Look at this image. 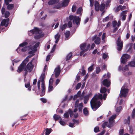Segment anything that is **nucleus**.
Segmentation results:
<instances>
[{
  "mask_svg": "<svg viewBox=\"0 0 135 135\" xmlns=\"http://www.w3.org/2000/svg\"><path fill=\"white\" fill-rule=\"evenodd\" d=\"M60 37V35L59 33L55 35V38L56 40L55 42L56 44L58 42Z\"/></svg>",
  "mask_w": 135,
  "mask_h": 135,
  "instance_id": "23",
  "label": "nucleus"
},
{
  "mask_svg": "<svg viewBox=\"0 0 135 135\" xmlns=\"http://www.w3.org/2000/svg\"><path fill=\"white\" fill-rule=\"evenodd\" d=\"M40 100L44 103H45L47 102L46 100L44 98H42L40 99Z\"/></svg>",
  "mask_w": 135,
  "mask_h": 135,
  "instance_id": "59",
  "label": "nucleus"
},
{
  "mask_svg": "<svg viewBox=\"0 0 135 135\" xmlns=\"http://www.w3.org/2000/svg\"><path fill=\"white\" fill-rule=\"evenodd\" d=\"M68 112L69 113V115H70V117H71L73 115V112L70 109H69Z\"/></svg>",
  "mask_w": 135,
  "mask_h": 135,
  "instance_id": "58",
  "label": "nucleus"
},
{
  "mask_svg": "<svg viewBox=\"0 0 135 135\" xmlns=\"http://www.w3.org/2000/svg\"><path fill=\"white\" fill-rule=\"evenodd\" d=\"M123 66H121V65H120L119 66L118 68V70L119 71H123V69L122 68Z\"/></svg>",
  "mask_w": 135,
  "mask_h": 135,
  "instance_id": "61",
  "label": "nucleus"
},
{
  "mask_svg": "<svg viewBox=\"0 0 135 135\" xmlns=\"http://www.w3.org/2000/svg\"><path fill=\"white\" fill-rule=\"evenodd\" d=\"M130 58V56L127 54H124L121 57V59H128Z\"/></svg>",
  "mask_w": 135,
  "mask_h": 135,
  "instance_id": "25",
  "label": "nucleus"
},
{
  "mask_svg": "<svg viewBox=\"0 0 135 135\" xmlns=\"http://www.w3.org/2000/svg\"><path fill=\"white\" fill-rule=\"evenodd\" d=\"M35 52L33 51L32 50H30L28 52L29 55L25 59H29L31 58V57L33 56L34 55V53Z\"/></svg>",
  "mask_w": 135,
  "mask_h": 135,
  "instance_id": "18",
  "label": "nucleus"
},
{
  "mask_svg": "<svg viewBox=\"0 0 135 135\" xmlns=\"http://www.w3.org/2000/svg\"><path fill=\"white\" fill-rule=\"evenodd\" d=\"M59 122L60 124L62 126H64L66 124V122L62 119L60 120L59 121Z\"/></svg>",
  "mask_w": 135,
  "mask_h": 135,
  "instance_id": "39",
  "label": "nucleus"
},
{
  "mask_svg": "<svg viewBox=\"0 0 135 135\" xmlns=\"http://www.w3.org/2000/svg\"><path fill=\"white\" fill-rule=\"evenodd\" d=\"M75 108H78L79 111H82L83 107V104L82 102L80 101V99L77 100L75 103Z\"/></svg>",
  "mask_w": 135,
  "mask_h": 135,
  "instance_id": "8",
  "label": "nucleus"
},
{
  "mask_svg": "<svg viewBox=\"0 0 135 135\" xmlns=\"http://www.w3.org/2000/svg\"><path fill=\"white\" fill-rule=\"evenodd\" d=\"M100 68L99 67H97L96 68V73L98 74L99 73L100 71Z\"/></svg>",
  "mask_w": 135,
  "mask_h": 135,
  "instance_id": "50",
  "label": "nucleus"
},
{
  "mask_svg": "<svg viewBox=\"0 0 135 135\" xmlns=\"http://www.w3.org/2000/svg\"><path fill=\"white\" fill-rule=\"evenodd\" d=\"M81 94V92L80 91H78L76 94L75 95L73 98V99L74 100H75L78 97L80 98V95Z\"/></svg>",
  "mask_w": 135,
  "mask_h": 135,
  "instance_id": "27",
  "label": "nucleus"
},
{
  "mask_svg": "<svg viewBox=\"0 0 135 135\" xmlns=\"http://www.w3.org/2000/svg\"><path fill=\"white\" fill-rule=\"evenodd\" d=\"M25 86L26 88H28V90L30 91L31 90V87L30 85V82L29 81H28L27 83H26L25 82Z\"/></svg>",
  "mask_w": 135,
  "mask_h": 135,
  "instance_id": "20",
  "label": "nucleus"
},
{
  "mask_svg": "<svg viewBox=\"0 0 135 135\" xmlns=\"http://www.w3.org/2000/svg\"><path fill=\"white\" fill-rule=\"evenodd\" d=\"M107 96V94L104 93L103 97L102 94L99 93L95 95L92 98L90 102V104L91 108L94 111H95L100 106V100H102L103 98L104 100H105Z\"/></svg>",
  "mask_w": 135,
  "mask_h": 135,
  "instance_id": "1",
  "label": "nucleus"
},
{
  "mask_svg": "<svg viewBox=\"0 0 135 135\" xmlns=\"http://www.w3.org/2000/svg\"><path fill=\"white\" fill-rule=\"evenodd\" d=\"M31 45L28 46L24 47L22 49L21 51L22 52H25L27 50H31L30 49L31 48Z\"/></svg>",
  "mask_w": 135,
  "mask_h": 135,
  "instance_id": "24",
  "label": "nucleus"
},
{
  "mask_svg": "<svg viewBox=\"0 0 135 135\" xmlns=\"http://www.w3.org/2000/svg\"><path fill=\"white\" fill-rule=\"evenodd\" d=\"M30 32L33 34H36L35 38L36 39H39L44 36V34L42 33V30L36 27H35L34 29L31 30Z\"/></svg>",
  "mask_w": 135,
  "mask_h": 135,
  "instance_id": "4",
  "label": "nucleus"
},
{
  "mask_svg": "<svg viewBox=\"0 0 135 135\" xmlns=\"http://www.w3.org/2000/svg\"><path fill=\"white\" fill-rule=\"evenodd\" d=\"M108 122H105L103 124L102 126L103 128H105L106 126L108 125Z\"/></svg>",
  "mask_w": 135,
  "mask_h": 135,
  "instance_id": "44",
  "label": "nucleus"
},
{
  "mask_svg": "<svg viewBox=\"0 0 135 135\" xmlns=\"http://www.w3.org/2000/svg\"><path fill=\"white\" fill-rule=\"evenodd\" d=\"M103 57L104 59L106 58H108V55L106 53H104L103 54Z\"/></svg>",
  "mask_w": 135,
  "mask_h": 135,
  "instance_id": "51",
  "label": "nucleus"
},
{
  "mask_svg": "<svg viewBox=\"0 0 135 135\" xmlns=\"http://www.w3.org/2000/svg\"><path fill=\"white\" fill-rule=\"evenodd\" d=\"M69 19L70 20H73V22L74 23H75L78 25L79 24L80 19L78 17H77L76 16H73L70 15L69 17Z\"/></svg>",
  "mask_w": 135,
  "mask_h": 135,
  "instance_id": "9",
  "label": "nucleus"
},
{
  "mask_svg": "<svg viewBox=\"0 0 135 135\" xmlns=\"http://www.w3.org/2000/svg\"><path fill=\"white\" fill-rule=\"evenodd\" d=\"M45 76V73H44L43 72L41 75L40 78L38 79L37 83L38 89L39 90L40 89V83L41 82V87L42 89L41 95L42 96L45 95V82L44 81Z\"/></svg>",
  "mask_w": 135,
  "mask_h": 135,
  "instance_id": "3",
  "label": "nucleus"
},
{
  "mask_svg": "<svg viewBox=\"0 0 135 135\" xmlns=\"http://www.w3.org/2000/svg\"><path fill=\"white\" fill-rule=\"evenodd\" d=\"M135 116V108H134L132 111L131 115V117L132 118H134Z\"/></svg>",
  "mask_w": 135,
  "mask_h": 135,
  "instance_id": "40",
  "label": "nucleus"
},
{
  "mask_svg": "<svg viewBox=\"0 0 135 135\" xmlns=\"http://www.w3.org/2000/svg\"><path fill=\"white\" fill-rule=\"evenodd\" d=\"M102 83L103 85L106 87H108L110 84V82L109 79H104L102 81Z\"/></svg>",
  "mask_w": 135,
  "mask_h": 135,
  "instance_id": "13",
  "label": "nucleus"
},
{
  "mask_svg": "<svg viewBox=\"0 0 135 135\" xmlns=\"http://www.w3.org/2000/svg\"><path fill=\"white\" fill-rule=\"evenodd\" d=\"M128 65L131 67H135V61H132L130 62L128 64Z\"/></svg>",
  "mask_w": 135,
  "mask_h": 135,
  "instance_id": "32",
  "label": "nucleus"
},
{
  "mask_svg": "<svg viewBox=\"0 0 135 135\" xmlns=\"http://www.w3.org/2000/svg\"><path fill=\"white\" fill-rule=\"evenodd\" d=\"M94 131L96 133L98 132L99 131V127H95L94 129Z\"/></svg>",
  "mask_w": 135,
  "mask_h": 135,
  "instance_id": "46",
  "label": "nucleus"
},
{
  "mask_svg": "<svg viewBox=\"0 0 135 135\" xmlns=\"http://www.w3.org/2000/svg\"><path fill=\"white\" fill-rule=\"evenodd\" d=\"M9 22V18L6 19H4L1 22L0 26H4L5 27H7L8 26Z\"/></svg>",
  "mask_w": 135,
  "mask_h": 135,
  "instance_id": "11",
  "label": "nucleus"
},
{
  "mask_svg": "<svg viewBox=\"0 0 135 135\" xmlns=\"http://www.w3.org/2000/svg\"><path fill=\"white\" fill-rule=\"evenodd\" d=\"M50 1L48 2V4L49 5L53 4L55 3L56 0H50Z\"/></svg>",
  "mask_w": 135,
  "mask_h": 135,
  "instance_id": "41",
  "label": "nucleus"
},
{
  "mask_svg": "<svg viewBox=\"0 0 135 135\" xmlns=\"http://www.w3.org/2000/svg\"><path fill=\"white\" fill-rule=\"evenodd\" d=\"M67 26V25L66 24H64L63 25H61L60 27V29L63 31L65 29Z\"/></svg>",
  "mask_w": 135,
  "mask_h": 135,
  "instance_id": "38",
  "label": "nucleus"
},
{
  "mask_svg": "<svg viewBox=\"0 0 135 135\" xmlns=\"http://www.w3.org/2000/svg\"><path fill=\"white\" fill-rule=\"evenodd\" d=\"M53 90V87L52 85H49L48 92H50Z\"/></svg>",
  "mask_w": 135,
  "mask_h": 135,
  "instance_id": "36",
  "label": "nucleus"
},
{
  "mask_svg": "<svg viewBox=\"0 0 135 135\" xmlns=\"http://www.w3.org/2000/svg\"><path fill=\"white\" fill-rule=\"evenodd\" d=\"M104 1L102 0L101 3L100 4L99 9L101 11H103L105 8V4L104 3Z\"/></svg>",
  "mask_w": 135,
  "mask_h": 135,
  "instance_id": "21",
  "label": "nucleus"
},
{
  "mask_svg": "<svg viewBox=\"0 0 135 135\" xmlns=\"http://www.w3.org/2000/svg\"><path fill=\"white\" fill-rule=\"evenodd\" d=\"M92 94L91 93L89 94L86 96L84 97V104H86L87 103V102L89 98L90 97H91Z\"/></svg>",
  "mask_w": 135,
  "mask_h": 135,
  "instance_id": "17",
  "label": "nucleus"
},
{
  "mask_svg": "<svg viewBox=\"0 0 135 135\" xmlns=\"http://www.w3.org/2000/svg\"><path fill=\"white\" fill-rule=\"evenodd\" d=\"M117 117V115L115 114L112 115L109 118V123L107 125V127L109 128H110L113 126L114 124V120Z\"/></svg>",
  "mask_w": 135,
  "mask_h": 135,
  "instance_id": "7",
  "label": "nucleus"
},
{
  "mask_svg": "<svg viewBox=\"0 0 135 135\" xmlns=\"http://www.w3.org/2000/svg\"><path fill=\"white\" fill-rule=\"evenodd\" d=\"M72 54L71 53L69 54L66 57V59H70L72 58Z\"/></svg>",
  "mask_w": 135,
  "mask_h": 135,
  "instance_id": "35",
  "label": "nucleus"
},
{
  "mask_svg": "<svg viewBox=\"0 0 135 135\" xmlns=\"http://www.w3.org/2000/svg\"><path fill=\"white\" fill-rule=\"evenodd\" d=\"M69 1L70 0H62L60 4L61 6L62 7H65L67 6Z\"/></svg>",
  "mask_w": 135,
  "mask_h": 135,
  "instance_id": "14",
  "label": "nucleus"
},
{
  "mask_svg": "<svg viewBox=\"0 0 135 135\" xmlns=\"http://www.w3.org/2000/svg\"><path fill=\"white\" fill-rule=\"evenodd\" d=\"M84 114L85 116H87L88 115V111L86 108H85L83 110Z\"/></svg>",
  "mask_w": 135,
  "mask_h": 135,
  "instance_id": "31",
  "label": "nucleus"
},
{
  "mask_svg": "<svg viewBox=\"0 0 135 135\" xmlns=\"http://www.w3.org/2000/svg\"><path fill=\"white\" fill-rule=\"evenodd\" d=\"M81 85V83H78L76 86V89L77 90L79 89Z\"/></svg>",
  "mask_w": 135,
  "mask_h": 135,
  "instance_id": "53",
  "label": "nucleus"
},
{
  "mask_svg": "<svg viewBox=\"0 0 135 135\" xmlns=\"http://www.w3.org/2000/svg\"><path fill=\"white\" fill-rule=\"evenodd\" d=\"M64 116L65 118H67L69 117V114L68 112H66L64 114Z\"/></svg>",
  "mask_w": 135,
  "mask_h": 135,
  "instance_id": "42",
  "label": "nucleus"
},
{
  "mask_svg": "<svg viewBox=\"0 0 135 135\" xmlns=\"http://www.w3.org/2000/svg\"><path fill=\"white\" fill-rule=\"evenodd\" d=\"M132 72L131 71L128 72V73H126L125 72H124V74L126 76L131 75H132Z\"/></svg>",
  "mask_w": 135,
  "mask_h": 135,
  "instance_id": "48",
  "label": "nucleus"
},
{
  "mask_svg": "<svg viewBox=\"0 0 135 135\" xmlns=\"http://www.w3.org/2000/svg\"><path fill=\"white\" fill-rule=\"evenodd\" d=\"M14 7L13 4H9L7 6V9L8 10L12 9Z\"/></svg>",
  "mask_w": 135,
  "mask_h": 135,
  "instance_id": "34",
  "label": "nucleus"
},
{
  "mask_svg": "<svg viewBox=\"0 0 135 135\" xmlns=\"http://www.w3.org/2000/svg\"><path fill=\"white\" fill-rule=\"evenodd\" d=\"M69 126L70 127H74L75 126L74 125V123H69Z\"/></svg>",
  "mask_w": 135,
  "mask_h": 135,
  "instance_id": "62",
  "label": "nucleus"
},
{
  "mask_svg": "<svg viewBox=\"0 0 135 135\" xmlns=\"http://www.w3.org/2000/svg\"><path fill=\"white\" fill-rule=\"evenodd\" d=\"M53 118L55 120H57L58 119H60L61 120V118L60 116L56 115V114H54L53 116Z\"/></svg>",
  "mask_w": 135,
  "mask_h": 135,
  "instance_id": "29",
  "label": "nucleus"
},
{
  "mask_svg": "<svg viewBox=\"0 0 135 135\" xmlns=\"http://www.w3.org/2000/svg\"><path fill=\"white\" fill-rule=\"evenodd\" d=\"M46 132L45 134L46 135H49L50 134L51 132L52 131V129L50 128H47L45 129Z\"/></svg>",
  "mask_w": 135,
  "mask_h": 135,
  "instance_id": "26",
  "label": "nucleus"
},
{
  "mask_svg": "<svg viewBox=\"0 0 135 135\" xmlns=\"http://www.w3.org/2000/svg\"><path fill=\"white\" fill-rule=\"evenodd\" d=\"M85 95V93L84 91H83L81 93V94H80V99H82L84 95Z\"/></svg>",
  "mask_w": 135,
  "mask_h": 135,
  "instance_id": "52",
  "label": "nucleus"
},
{
  "mask_svg": "<svg viewBox=\"0 0 135 135\" xmlns=\"http://www.w3.org/2000/svg\"><path fill=\"white\" fill-rule=\"evenodd\" d=\"M124 132L123 129H122L119 132V135H123Z\"/></svg>",
  "mask_w": 135,
  "mask_h": 135,
  "instance_id": "63",
  "label": "nucleus"
},
{
  "mask_svg": "<svg viewBox=\"0 0 135 135\" xmlns=\"http://www.w3.org/2000/svg\"><path fill=\"white\" fill-rule=\"evenodd\" d=\"M90 47V45L86 43H84L81 45L80 48L82 51L80 52V55L82 56L85 52L88 50Z\"/></svg>",
  "mask_w": 135,
  "mask_h": 135,
  "instance_id": "5",
  "label": "nucleus"
},
{
  "mask_svg": "<svg viewBox=\"0 0 135 135\" xmlns=\"http://www.w3.org/2000/svg\"><path fill=\"white\" fill-rule=\"evenodd\" d=\"M128 89L127 88L126 86L124 85L121 88L120 93V98L126 97L127 95L128 92Z\"/></svg>",
  "mask_w": 135,
  "mask_h": 135,
  "instance_id": "6",
  "label": "nucleus"
},
{
  "mask_svg": "<svg viewBox=\"0 0 135 135\" xmlns=\"http://www.w3.org/2000/svg\"><path fill=\"white\" fill-rule=\"evenodd\" d=\"M122 108L121 106L117 107L116 110V112H119L121 110Z\"/></svg>",
  "mask_w": 135,
  "mask_h": 135,
  "instance_id": "45",
  "label": "nucleus"
},
{
  "mask_svg": "<svg viewBox=\"0 0 135 135\" xmlns=\"http://www.w3.org/2000/svg\"><path fill=\"white\" fill-rule=\"evenodd\" d=\"M106 88L105 87H102L100 90V92L102 93H104L107 91Z\"/></svg>",
  "mask_w": 135,
  "mask_h": 135,
  "instance_id": "33",
  "label": "nucleus"
},
{
  "mask_svg": "<svg viewBox=\"0 0 135 135\" xmlns=\"http://www.w3.org/2000/svg\"><path fill=\"white\" fill-rule=\"evenodd\" d=\"M94 64H92L90 67L88 68V71L89 72H91L94 69L93 68Z\"/></svg>",
  "mask_w": 135,
  "mask_h": 135,
  "instance_id": "37",
  "label": "nucleus"
},
{
  "mask_svg": "<svg viewBox=\"0 0 135 135\" xmlns=\"http://www.w3.org/2000/svg\"><path fill=\"white\" fill-rule=\"evenodd\" d=\"M28 60H24L22 64L18 67L17 70L18 73L22 71L23 70L26 72H30L32 70L33 67V65L32 63V61L27 64L26 66V63L27 62Z\"/></svg>",
  "mask_w": 135,
  "mask_h": 135,
  "instance_id": "2",
  "label": "nucleus"
},
{
  "mask_svg": "<svg viewBox=\"0 0 135 135\" xmlns=\"http://www.w3.org/2000/svg\"><path fill=\"white\" fill-rule=\"evenodd\" d=\"M70 32L69 31H66L65 34V39L68 40L69 37L70 35Z\"/></svg>",
  "mask_w": 135,
  "mask_h": 135,
  "instance_id": "30",
  "label": "nucleus"
},
{
  "mask_svg": "<svg viewBox=\"0 0 135 135\" xmlns=\"http://www.w3.org/2000/svg\"><path fill=\"white\" fill-rule=\"evenodd\" d=\"M9 15V12L8 11H6L5 12V16L6 18L8 17Z\"/></svg>",
  "mask_w": 135,
  "mask_h": 135,
  "instance_id": "57",
  "label": "nucleus"
},
{
  "mask_svg": "<svg viewBox=\"0 0 135 135\" xmlns=\"http://www.w3.org/2000/svg\"><path fill=\"white\" fill-rule=\"evenodd\" d=\"M60 66L59 65H58L56 68L54 70L55 73V76L56 78L59 75L60 72Z\"/></svg>",
  "mask_w": 135,
  "mask_h": 135,
  "instance_id": "12",
  "label": "nucleus"
},
{
  "mask_svg": "<svg viewBox=\"0 0 135 135\" xmlns=\"http://www.w3.org/2000/svg\"><path fill=\"white\" fill-rule=\"evenodd\" d=\"M128 65H126L123 69V72H124V71H127L128 70Z\"/></svg>",
  "mask_w": 135,
  "mask_h": 135,
  "instance_id": "47",
  "label": "nucleus"
},
{
  "mask_svg": "<svg viewBox=\"0 0 135 135\" xmlns=\"http://www.w3.org/2000/svg\"><path fill=\"white\" fill-rule=\"evenodd\" d=\"M95 8L96 11H98L100 9V6L99 3L97 1L95 2Z\"/></svg>",
  "mask_w": 135,
  "mask_h": 135,
  "instance_id": "22",
  "label": "nucleus"
},
{
  "mask_svg": "<svg viewBox=\"0 0 135 135\" xmlns=\"http://www.w3.org/2000/svg\"><path fill=\"white\" fill-rule=\"evenodd\" d=\"M130 117L129 116H128V117L127 119V120H126V123L128 124H129L130 122Z\"/></svg>",
  "mask_w": 135,
  "mask_h": 135,
  "instance_id": "56",
  "label": "nucleus"
},
{
  "mask_svg": "<svg viewBox=\"0 0 135 135\" xmlns=\"http://www.w3.org/2000/svg\"><path fill=\"white\" fill-rule=\"evenodd\" d=\"M93 40H95L94 42L96 44H100V38L99 37H97L96 36H95L93 38Z\"/></svg>",
  "mask_w": 135,
  "mask_h": 135,
  "instance_id": "16",
  "label": "nucleus"
},
{
  "mask_svg": "<svg viewBox=\"0 0 135 135\" xmlns=\"http://www.w3.org/2000/svg\"><path fill=\"white\" fill-rule=\"evenodd\" d=\"M117 49L120 51L122 49L123 45V42L120 40V37H119L117 40Z\"/></svg>",
  "mask_w": 135,
  "mask_h": 135,
  "instance_id": "10",
  "label": "nucleus"
},
{
  "mask_svg": "<svg viewBox=\"0 0 135 135\" xmlns=\"http://www.w3.org/2000/svg\"><path fill=\"white\" fill-rule=\"evenodd\" d=\"M82 10V8L81 7H79L77 10L76 12V14H80L81 13V12Z\"/></svg>",
  "mask_w": 135,
  "mask_h": 135,
  "instance_id": "43",
  "label": "nucleus"
},
{
  "mask_svg": "<svg viewBox=\"0 0 135 135\" xmlns=\"http://www.w3.org/2000/svg\"><path fill=\"white\" fill-rule=\"evenodd\" d=\"M12 0H4L5 3L6 5H8L9 3V2H11Z\"/></svg>",
  "mask_w": 135,
  "mask_h": 135,
  "instance_id": "60",
  "label": "nucleus"
},
{
  "mask_svg": "<svg viewBox=\"0 0 135 135\" xmlns=\"http://www.w3.org/2000/svg\"><path fill=\"white\" fill-rule=\"evenodd\" d=\"M113 26V27H115L117 25V22L115 21H114L112 22Z\"/></svg>",
  "mask_w": 135,
  "mask_h": 135,
  "instance_id": "55",
  "label": "nucleus"
},
{
  "mask_svg": "<svg viewBox=\"0 0 135 135\" xmlns=\"http://www.w3.org/2000/svg\"><path fill=\"white\" fill-rule=\"evenodd\" d=\"M29 41V40H26L25 41L23 42L22 43L20 44L19 45V46L20 47H23L27 45Z\"/></svg>",
  "mask_w": 135,
  "mask_h": 135,
  "instance_id": "28",
  "label": "nucleus"
},
{
  "mask_svg": "<svg viewBox=\"0 0 135 135\" xmlns=\"http://www.w3.org/2000/svg\"><path fill=\"white\" fill-rule=\"evenodd\" d=\"M39 44L40 43L38 42L34 45L33 47L31 46V48L30 49L31 50H32L35 52L37 50L36 48L39 46Z\"/></svg>",
  "mask_w": 135,
  "mask_h": 135,
  "instance_id": "15",
  "label": "nucleus"
},
{
  "mask_svg": "<svg viewBox=\"0 0 135 135\" xmlns=\"http://www.w3.org/2000/svg\"><path fill=\"white\" fill-rule=\"evenodd\" d=\"M121 10V5H119L115 9V11L116 12H118L120 10Z\"/></svg>",
  "mask_w": 135,
  "mask_h": 135,
  "instance_id": "49",
  "label": "nucleus"
},
{
  "mask_svg": "<svg viewBox=\"0 0 135 135\" xmlns=\"http://www.w3.org/2000/svg\"><path fill=\"white\" fill-rule=\"evenodd\" d=\"M127 11H123L122 12L121 14V16L122 17V20H124L126 17V14Z\"/></svg>",
  "mask_w": 135,
  "mask_h": 135,
  "instance_id": "19",
  "label": "nucleus"
},
{
  "mask_svg": "<svg viewBox=\"0 0 135 135\" xmlns=\"http://www.w3.org/2000/svg\"><path fill=\"white\" fill-rule=\"evenodd\" d=\"M76 7L75 6H73L72 7V11L73 12H74L76 11Z\"/></svg>",
  "mask_w": 135,
  "mask_h": 135,
  "instance_id": "64",
  "label": "nucleus"
},
{
  "mask_svg": "<svg viewBox=\"0 0 135 135\" xmlns=\"http://www.w3.org/2000/svg\"><path fill=\"white\" fill-rule=\"evenodd\" d=\"M53 81V78H50L49 82V85H52Z\"/></svg>",
  "mask_w": 135,
  "mask_h": 135,
  "instance_id": "54",
  "label": "nucleus"
}]
</instances>
